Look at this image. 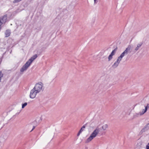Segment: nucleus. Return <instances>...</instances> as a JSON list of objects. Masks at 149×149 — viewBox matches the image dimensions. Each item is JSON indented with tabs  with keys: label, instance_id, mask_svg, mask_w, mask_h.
Returning <instances> with one entry per match:
<instances>
[{
	"label": "nucleus",
	"instance_id": "nucleus-1",
	"mask_svg": "<svg viewBox=\"0 0 149 149\" xmlns=\"http://www.w3.org/2000/svg\"><path fill=\"white\" fill-rule=\"evenodd\" d=\"M100 131V129L97 128L91 134L88 138L86 143H88L91 141L94 137L97 135Z\"/></svg>",
	"mask_w": 149,
	"mask_h": 149
},
{
	"label": "nucleus",
	"instance_id": "nucleus-2",
	"mask_svg": "<svg viewBox=\"0 0 149 149\" xmlns=\"http://www.w3.org/2000/svg\"><path fill=\"white\" fill-rule=\"evenodd\" d=\"M43 84L41 82H40L39 83L36 84L34 87L33 88L34 89L36 90L37 93H39L41 91H43Z\"/></svg>",
	"mask_w": 149,
	"mask_h": 149
},
{
	"label": "nucleus",
	"instance_id": "nucleus-3",
	"mask_svg": "<svg viewBox=\"0 0 149 149\" xmlns=\"http://www.w3.org/2000/svg\"><path fill=\"white\" fill-rule=\"evenodd\" d=\"M36 91V90L34 89L33 88L31 90L30 94V98L33 99L36 97V94L38 93H37Z\"/></svg>",
	"mask_w": 149,
	"mask_h": 149
},
{
	"label": "nucleus",
	"instance_id": "nucleus-4",
	"mask_svg": "<svg viewBox=\"0 0 149 149\" xmlns=\"http://www.w3.org/2000/svg\"><path fill=\"white\" fill-rule=\"evenodd\" d=\"M131 48V46L129 45L126 49L121 54V55L123 57L124 56L127 55Z\"/></svg>",
	"mask_w": 149,
	"mask_h": 149
},
{
	"label": "nucleus",
	"instance_id": "nucleus-5",
	"mask_svg": "<svg viewBox=\"0 0 149 149\" xmlns=\"http://www.w3.org/2000/svg\"><path fill=\"white\" fill-rule=\"evenodd\" d=\"M30 65L28 63V62H26L25 64L23 66L22 68L20 69V71L21 72H23L25 71L28 68Z\"/></svg>",
	"mask_w": 149,
	"mask_h": 149
},
{
	"label": "nucleus",
	"instance_id": "nucleus-6",
	"mask_svg": "<svg viewBox=\"0 0 149 149\" xmlns=\"http://www.w3.org/2000/svg\"><path fill=\"white\" fill-rule=\"evenodd\" d=\"M149 129V123L146 125L141 130L140 133L141 134L148 131Z\"/></svg>",
	"mask_w": 149,
	"mask_h": 149
},
{
	"label": "nucleus",
	"instance_id": "nucleus-7",
	"mask_svg": "<svg viewBox=\"0 0 149 149\" xmlns=\"http://www.w3.org/2000/svg\"><path fill=\"white\" fill-rule=\"evenodd\" d=\"M149 107V104H148L145 107V109H143L142 111L139 113L140 115H141L144 114L147 111L148 108Z\"/></svg>",
	"mask_w": 149,
	"mask_h": 149
},
{
	"label": "nucleus",
	"instance_id": "nucleus-8",
	"mask_svg": "<svg viewBox=\"0 0 149 149\" xmlns=\"http://www.w3.org/2000/svg\"><path fill=\"white\" fill-rule=\"evenodd\" d=\"M143 44V42H139V43L138 44L136 45V47H135V50L136 51L138 50L139 48L142 46Z\"/></svg>",
	"mask_w": 149,
	"mask_h": 149
},
{
	"label": "nucleus",
	"instance_id": "nucleus-9",
	"mask_svg": "<svg viewBox=\"0 0 149 149\" xmlns=\"http://www.w3.org/2000/svg\"><path fill=\"white\" fill-rule=\"evenodd\" d=\"M11 33L9 29H7L6 31L5 34V37H9Z\"/></svg>",
	"mask_w": 149,
	"mask_h": 149
},
{
	"label": "nucleus",
	"instance_id": "nucleus-10",
	"mask_svg": "<svg viewBox=\"0 0 149 149\" xmlns=\"http://www.w3.org/2000/svg\"><path fill=\"white\" fill-rule=\"evenodd\" d=\"M7 15H5L2 17L1 20L3 22L5 23L6 22L7 19Z\"/></svg>",
	"mask_w": 149,
	"mask_h": 149
},
{
	"label": "nucleus",
	"instance_id": "nucleus-11",
	"mask_svg": "<svg viewBox=\"0 0 149 149\" xmlns=\"http://www.w3.org/2000/svg\"><path fill=\"white\" fill-rule=\"evenodd\" d=\"M120 63V62H119L116 61L112 65V67L113 68H116L118 66Z\"/></svg>",
	"mask_w": 149,
	"mask_h": 149
},
{
	"label": "nucleus",
	"instance_id": "nucleus-12",
	"mask_svg": "<svg viewBox=\"0 0 149 149\" xmlns=\"http://www.w3.org/2000/svg\"><path fill=\"white\" fill-rule=\"evenodd\" d=\"M34 58H32V57H31L27 62H28V63L30 65H31V63L34 60Z\"/></svg>",
	"mask_w": 149,
	"mask_h": 149
},
{
	"label": "nucleus",
	"instance_id": "nucleus-13",
	"mask_svg": "<svg viewBox=\"0 0 149 149\" xmlns=\"http://www.w3.org/2000/svg\"><path fill=\"white\" fill-rule=\"evenodd\" d=\"M88 124V123H86V124L83 126L81 128V129L79 130V131L82 132L84 130V129L85 128L86 126Z\"/></svg>",
	"mask_w": 149,
	"mask_h": 149
},
{
	"label": "nucleus",
	"instance_id": "nucleus-14",
	"mask_svg": "<svg viewBox=\"0 0 149 149\" xmlns=\"http://www.w3.org/2000/svg\"><path fill=\"white\" fill-rule=\"evenodd\" d=\"M117 48L116 47L115 49H114L113 50L112 52H111L110 54L114 55L115 53V52L117 50Z\"/></svg>",
	"mask_w": 149,
	"mask_h": 149
},
{
	"label": "nucleus",
	"instance_id": "nucleus-15",
	"mask_svg": "<svg viewBox=\"0 0 149 149\" xmlns=\"http://www.w3.org/2000/svg\"><path fill=\"white\" fill-rule=\"evenodd\" d=\"M108 127V125L107 124H105L104 125H103L102 127V129L105 130H106V129Z\"/></svg>",
	"mask_w": 149,
	"mask_h": 149
},
{
	"label": "nucleus",
	"instance_id": "nucleus-16",
	"mask_svg": "<svg viewBox=\"0 0 149 149\" xmlns=\"http://www.w3.org/2000/svg\"><path fill=\"white\" fill-rule=\"evenodd\" d=\"M123 58V57L121 55H120V56L118 57L117 61L120 62V61L122 60V59Z\"/></svg>",
	"mask_w": 149,
	"mask_h": 149
},
{
	"label": "nucleus",
	"instance_id": "nucleus-17",
	"mask_svg": "<svg viewBox=\"0 0 149 149\" xmlns=\"http://www.w3.org/2000/svg\"><path fill=\"white\" fill-rule=\"evenodd\" d=\"M113 55H111V54H110L108 56V61H110V60H111L112 59V58H113Z\"/></svg>",
	"mask_w": 149,
	"mask_h": 149
},
{
	"label": "nucleus",
	"instance_id": "nucleus-18",
	"mask_svg": "<svg viewBox=\"0 0 149 149\" xmlns=\"http://www.w3.org/2000/svg\"><path fill=\"white\" fill-rule=\"evenodd\" d=\"M27 104V102H25L24 103L22 104V108H24Z\"/></svg>",
	"mask_w": 149,
	"mask_h": 149
},
{
	"label": "nucleus",
	"instance_id": "nucleus-19",
	"mask_svg": "<svg viewBox=\"0 0 149 149\" xmlns=\"http://www.w3.org/2000/svg\"><path fill=\"white\" fill-rule=\"evenodd\" d=\"M3 76V74H2L1 71H0V82L1 81V78Z\"/></svg>",
	"mask_w": 149,
	"mask_h": 149
},
{
	"label": "nucleus",
	"instance_id": "nucleus-20",
	"mask_svg": "<svg viewBox=\"0 0 149 149\" xmlns=\"http://www.w3.org/2000/svg\"><path fill=\"white\" fill-rule=\"evenodd\" d=\"M22 0H14L13 1V3H15L18 2H19Z\"/></svg>",
	"mask_w": 149,
	"mask_h": 149
},
{
	"label": "nucleus",
	"instance_id": "nucleus-21",
	"mask_svg": "<svg viewBox=\"0 0 149 149\" xmlns=\"http://www.w3.org/2000/svg\"><path fill=\"white\" fill-rule=\"evenodd\" d=\"M32 57V58H34V59L35 60L37 57V55L36 54L33 56Z\"/></svg>",
	"mask_w": 149,
	"mask_h": 149
},
{
	"label": "nucleus",
	"instance_id": "nucleus-22",
	"mask_svg": "<svg viewBox=\"0 0 149 149\" xmlns=\"http://www.w3.org/2000/svg\"><path fill=\"white\" fill-rule=\"evenodd\" d=\"M81 132H81V131L79 130L78 133H77V136H79L80 135V134L81 133Z\"/></svg>",
	"mask_w": 149,
	"mask_h": 149
},
{
	"label": "nucleus",
	"instance_id": "nucleus-23",
	"mask_svg": "<svg viewBox=\"0 0 149 149\" xmlns=\"http://www.w3.org/2000/svg\"><path fill=\"white\" fill-rule=\"evenodd\" d=\"M94 0V4H95L97 3L98 1V0Z\"/></svg>",
	"mask_w": 149,
	"mask_h": 149
},
{
	"label": "nucleus",
	"instance_id": "nucleus-24",
	"mask_svg": "<svg viewBox=\"0 0 149 149\" xmlns=\"http://www.w3.org/2000/svg\"><path fill=\"white\" fill-rule=\"evenodd\" d=\"M3 23V22L2 21H1V20H0V27H1V25H2V23Z\"/></svg>",
	"mask_w": 149,
	"mask_h": 149
},
{
	"label": "nucleus",
	"instance_id": "nucleus-25",
	"mask_svg": "<svg viewBox=\"0 0 149 149\" xmlns=\"http://www.w3.org/2000/svg\"><path fill=\"white\" fill-rule=\"evenodd\" d=\"M3 57L2 56L1 58H0V64L1 63V61H2V58H3Z\"/></svg>",
	"mask_w": 149,
	"mask_h": 149
},
{
	"label": "nucleus",
	"instance_id": "nucleus-26",
	"mask_svg": "<svg viewBox=\"0 0 149 149\" xmlns=\"http://www.w3.org/2000/svg\"><path fill=\"white\" fill-rule=\"evenodd\" d=\"M36 127L35 126H33V128L32 130L30 132H32L35 128Z\"/></svg>",
	"mask_w": 149,
	"mask_h": 149
},
{
	"label": "nucleus",
	"instance_id": "nucleus-27",
	"mask_svg": "<svg viewBox=\"0 0 149 149\" xmlns=\"http://www.w3.org/2000/svg\"><path fill=\"white\" fill-rule=\"evenodd\" d=\"M20 111H20L19 112L16 113V114H15V115H18L19 114V113L20 112Z\"/></svg>",
	"mask_w": 149,
	"mask_h": 149
}]
</instances>
